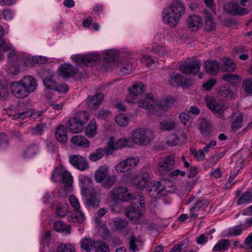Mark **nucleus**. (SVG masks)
<instances>
[{
    "instance_id": "nucleus-1",
    "label": "nucleus",
    "mask_w": 252,
    "mask_h": 252,
    "mask_svg": "<svg viewBox=\"0 0 252 252\" xmlns=\"http://www.w3.org/2000/svg\"><path fill=\"white\" fill-rule=\"evenodd\" d=\"M166 102L164 101L159 102L154 98L153 94H148L140 99L138 105L140 107L153 111L155 115H161L167 109Z\"/></svg>"
},
{
    "instance_id": "nucleus-2",
    "label": "nucleus",
    "mask_w": 252,
    "mask_h": 252,
    "mask_svg": "<svg viewBox=\"0 0 252 252\" xmlns=\"http://www.w3.org/2000/svg\"><path fill=\"white\" fill-rule=\"evenodd\" d=\"M89 118L88 114L85 112H80L68 120L66 126L68 130L73 133H78L84 129V125Z\"/></svg>"
},
{
    "instance_id": "nucleus-3",
    "label": "nucleus",
    "mask_w": 252,
    "mask_h": 252,
    "mask_svg": "<svg viewBox=\"0 0 252 252\" xmlns=\"http://www.w3.org/2000/svg\"><path fill=\"white\" fill-rule=\"evenodd\" d=\"M109 167L106 165L101 166L98 168L95 173L94 179L97 183H101L102 186L109 189L117 182V179L115 175H109Z\"/></svg>"
},
{
    "instance_id": "nucleus-4",
    "label": "nucleus",
    "mask_w": 252,
    "mask_h": 252,
    "mask_svg": "<svg viewBox=\"0 0 252 252\" xmlns=\"http://www.w3.org/2000/svg\"><path fill=\"white\" fill-rule=\"evenodd\" d=\"M153 138V133L149 129H135L131 131L130 134V140L133 143L140 145H148Z\"/></svg>"
},
{
    "instance_id": "nucleus-5",
    "label": "nucleus",
    "mask_w": 252,
    "mask_h": 252,
    "mask_svg": "<svg viewBox=\"0 0 252 252\" xmlns=\"http://www.w3.org/2000/svg\"><path fill=\"white\" fill-rule=\"evenodd\" d=\"M4 50L9 51L8 54V66L7 69L9 73L16 74L20 69V63H22L17 52L10 44L4 45Z\"/></svg>"
},
{
    "instance_id": "nucleus-6",
    "label": "nucleus",
    "mask_w": 252,
    "mask_h": 252,
    "mask_svg": "<svg viewBox=\"0 0 252 252\" xmlns=\"http://www.w3.org/2000/svg\"><path fill=\"white\" fill-rule=\"evenodd\" d=\"M109 196L115 201L118 200L126 201L133 198L132 194L128 192L125 187L123 186L113 188L109 193Z\"/></svg>"
},
{
    "instance_id": "nucleus-7",
    "label": "nucleus",
    "mask_w": 252,
    "mask_h": 252,
    "mask_svg": "<svg viewBox=\"0 0 252 252\" xmlns=\"http://www.w3.org/2000/svg\"><path fill=\"white\" fill-rule=\"evenodd\" d=\"M175 164V157L173 155L165 156L159 159L158 171L160 175H164L169 172Z\"/></svg>"
},
{
    "instance_id": "nucleus-8",
    "label": "nucleus",
    "mask_w": 252,
    "mask_h": 252,
    "mask_svg": "<svg viewBox=\"0 0 252 252\" xmlns=\"http://www.w3.org/2000/svg\"><path fill=\"white\" fill-rule=\"evenodd\" d=\"M131 143V140L129 138H121L115 141L114 138L111 137L107 144L108 155L112 154L115 150L120 149L125 147H129Z\"/></svg>"
},
{
    "instance_id": "nucleus-9",
    "label": "nucleus",
    "mask_w": 252,
    "mask_h": 252,
    "mask_svg": "<svg viewBox=\"0 0 252 252\" xmlns=\"http://www.w3.org/2000/svg\"><path fill=\"white\" fill-rule=\"evenodd\" d=\"M207 107L217 115V117L225 119L224 112L228 109V107L216 102L213 97H208L206 100Z\"/></svg>"
},
{
    "instance_id": "nucleus-10",
    "label": "nucleus",
    "mask_w": 252,
    "mask_h": 252,
    "mask_svg": "<svg viewBox=\"0 0 252 252\" xmlns=\"http://www.w3.org/2000/svg\"><path fill=\"white\" fill-rule=\"evenodd\" d=\"M201 66V62L197 59H192L187 62L180 66V70L185 74L197 73Z\"/></svg>"
},
{
    "instance_id": "nucleus-11",
    "label": "nucleus",
    "mask_w": 252,
    "mask_h": 252,
    "mask_svg": "<svg viewBox=\"0 0 252 252\" xmlns=\"http://www.w3.org/2000/svg\"><path fill=\"white\" fill-rule=\"evenodd\" d=\"M10 88L12 93L18 98H25L30 94L20 81L11 83Z\"/></svg>"
},
{
    "instance_id": "nucleus-12",
    "label": "nucleus",
    "mask_w": 252,
    "mask_h": 252,
    "mask_svg": "<svg viewBox=\"0 0 252 252\" xmlns=\"http://www.w3.org/2000/svg\"><path fill=\"white\" fill-rule=\"evenodd\" d=\"M163 188L162 186H160V182L152 181L148 183L147 190L151 197L156 198L160 195H166L164 192H163Z\"/></svg>"
},
{
    "instance_id": "nucleus-13",
    "label": "nucleus",
    "mask_w": 252,
    "mask_h": 252,
    "mask_svg": "<svg viewBox=\"0 0 252 252\" xmlns=\"http://www.w3.org/2000/svg\"><path fill=\"white\" fill-rule=\"evenodd\" d=\"M72 59L75 63L79 65L91 66L96 62L98 57L94 55H78L74 56Z\"/></svg>"
},
{
    "instance_id": "nucleus-14",
    "label": "nucleus",
    "mask_w": 252,
    "mask_h": 252,
    "mask_svg": "<svg viewBox=\"0 0 252 252\" xmlns=\"http://www.w3.org/2000/svg\"><path fill=\"white\" fill-rule=\"evenodd\" d=\"M169 83L172 86H182L184 88L190 86L191 81L183 77L180 74H174L170 76Z\"/></svg>"
},
{
    "instance_id": "nucleus-15",
    "label": "nucleus",
    "mask_w": 252,
    "mask_h": 252,
    "mask_svg": "<svg viewBox=\"0 0 252 252\" xmlns=\"http://www.w3.org/2000/svg\"><path fill=\"white\" fill-rule=\"evenodd\" d=\"M69 162L73 166L81 171H84L89 168L88 162L79 155L70 156Z\"/></svg>"
},
{
    "instance_id": "nucleus-16",
    "label": "nucleus",
    "mask_w": 252,
    "mask_h": 252,
    "mask_svg": "<svg viewBox=\"0 0 252 252\" xmlns=\"http://www.w3.org/2000/svg\"><path fill=\"white\" fill-rule=\"evenodd\" d=\"M224 9L228 13L232 15H243L249 12L247 9L242 8L237 4L230 2H227L224 5Z\"/></svg>"
},
{
    "instance_id": "nucleus-17",
    "label": "nucleus",
    "mask_w": 252,
    "mask_h": 252,
    "mask_svg": "<svg viewBox=\"0 0 252 252\" xmlns=\"http://www.w3.org/2000/svg\"><path fill=\"white\" fill-rule=\"evenodd\" d=\"M145 209L140 208L139 206L129 207L125 209L126 216L130 220L136 221L141 216L143 215Z\"/></svg>"
},
{
    "instance_id": "nucleus-18",
    "label": "nucleus",
    "mask_w": 252,
    "mask_h": 252,
    "mask_svg": "<svg viewBox=\"0 0 252 252\" xmlns=\"http://www.w3.org/2000/svg\"><path fill=\"white\" fill-rule=\"evenodd\" d=\"M187 23L189 29L191 31H196L202 26L201 17L196 14L189 15L187 19Z\"/></svg>"
},
{
    "instance_id": "nucleus-19",
    "label": "nucleus",
    "mask_w": 252,
    "mask_h": 252,
    "mask_svg": "<svg viewBox=\"0 0 252 252\" xmlns=\"http://www.w3.org/2000/svg\"><path fill=\"white\" fill-rule=\"evenodd\" d=\"M59 71L61 76L69 78L76 75L78 70L70 64L64 63L60 66Z\"/></svg>"
},
{
    "instance_id": "nucleus-20",
    "label": "nucleus",
    "mask_w": 252,
    "mask_h": 252,
    "mask_svg": "<svg viewBox=\"0 0 252 252\" xmlns=\"http://www.w3.org/2000/svg\"><path fill=\"white\" fill-rule=\"evenodd\" d=\"M181 17L180 14H175L174 13L170 12L165 9L163 12V18L170 27H174L177 24Z\"/></svg>"
},
{
    "instance_id": "nucleus-21",
    "label": "nucleus",
    "mask_w": 252,
    "mask_h": 252,
    "mask_svg": "<svg viewBox=\"0 0 252 252\" xmlns=\"http://www.w3.org/2000/svg\"><path fill=\"white\" fill-rule=\"evenodd\" d=\"M149 180L150 176L148 173H141L133 178V183L137 188L142 189Z\"/></svg>"
},
{
    "instance_id": "nucleus-22",
    "label": "nucleus",
    "mask_w": 252,
    "mask_h": 252,
    "mask_svg": "<svg viewBox=\"0 0 252 252\" xmlns=\"http://www.w3.org/2000/svg\"><path fill=\"white\" fill-rule=\"evenodd\" d=\"M20 81L29 94L33 92L37 87L36 80L31 76H26Z\"/></svg>"
},
{
    "instance_id": "nucleus-23",
    "label": "nucleus",
    "mask_w": 252,
    "mask_h": 252,
    "mask_svg": "<svg viewBox=\"0 0 252 252\" xmlns=\"http://www.w3.org/2000/svg\"><path fill=\"white\" fill-rule=\"evenodd\" d=\"M168 11L174 13L175 14H180L181 17L185 13L184 5L181 1L174 0L169 5L168 8L166 9Z\"/></svg>"
},
{
    "instance_id": "nucleus-24",
    "label": "nucleus",
    "mask_w": 252,
    "mask_h": 252,
    "mask_svg": "<svg viewBox=\"0 0 252 252\" xmlns=\"http://www.w3.org/2000/svg\"><path fill=\"white\" fill-rule=\"evenodd\" d=\"M204 65L206 71L213 75H216L220 69L218 62L215 60L206 61Z\"/></svg>"
},
{
    "instance_id": "nucleus-25",
    "label": "nucleus",
    "mask_w": 252,
    "mask_h": 252,
    "mask_svg": "<svg viewBox=\"0 0 252 252\" xmlns=\"http://www.w3.org/2000/svg\"><path fill=\"white\" fill-rule=\"evenodd\" d=\"M85 220L84 214L79 209L73 210L68 217V220L70 222L82 223Z\"/></svg>"
},
{
    "instance_id": "nucleus-26",
    "label": "nucleus",
    "mask_w": 252,
    "mask_h": 252,
    "mask_svg": "<svg viewBox=\"0 0 252 252\" xmlns=\"http://www.w3.org/2000/svg\"><path fill=\"white\" fill-rule=\"evenodd\" d=\"M55 137L56 139L62 143H65L67 141V131L64 126L61 125L56 129Z\"/></svg>"
},
{
    "instance_id": "nucleus-27",
    "label": "nucleus",
    "mask_w": 252,
    "mask_h": 252,
    "mask_svg": "<svg viewBox=\"0 0 252 252\" xmlns=\"http://www.w3.org/2000/svg\"><path fill=\"white\" fill-rule=\"evenodd\" d=\"M79 181L82 186V193L84 195L87 196L88 193L91 191L89 187L92 184L91 179L85 175H81L79 177Z\"/></svg>"
},
{
    "instance_id": "nucleus-28",
    "label": "nucleus",
    "mask_w": 252,
    "mask_h": 252,
    "mask_svg": "<svg viewBox=\"0 0 252 252\" xmlns=\"http://www.w3.org/2000/svg\"><path fill=\"white\" fill-rule=\"evenodd\" d=\"M128 244L129 249L133 252H136L141 249L143 242L140 237H136L134 235H131L129 238Z\"/></svg>"
},
{
    "instance_id": "nucleus-29",
    "label": "nucleus",
    "mask_w": 252,
    "mask_h": 252,
    "mask_svg": "<svg viewBox=\"0 0 252 252\" xmlns=\"http://www.w3.org/2000/svg\"><path fill=\"white\" fill-rule=\"evenodd\" d=\"M71 142L76 146L88 148L90 146V142L84 136L75 135L71 139Z\"/></svg>"
},
{
    "instance_id": "nucleus-30",
    "label": "nucleus",
    "mask_w": 252,
    "mask_h": 252,
    "mask_svg": "<svg viewBox=\"0 0 252 252\" xmlns=\"http://www.w3.org/2000/svg\"><path fill=\"white\" fill-rule=\"evenodd\" d=\"M97 193L96 191L93 190L88 193V196L85 202V204L89 207L92 208L97 207L99 204V200L97 198Z\"/></svg>"
},
{
    "instance_id": "nucleus-31",
    "label": "nucleus",
    "mask_w": 252,
    "mask_h": 252,
    "mask_svg": "<svg viewBox=\"0 0 252 252\" xmlns=\"http://www.w3.org/2000/svg\"><path fill=\"white\" fill-rule=\"evenodd\" d=\"M105 154L108 155L107 148H99L95 152L90 154L89 156V159L92 161H96L101 159Z\"/></svg>"
},
{
    "instance_id": "nucleus-32",
    "label": "nucleus",
    "mask_w": 252,
    "mask_h": 252,
    "mask_svg": "<svg viewBox=\"0 0 252 252\" xmlns=\"http://www.w3.org/2000/svg\"><path fill=\"white\" fill-rule=\"evenodd\" d=\"M71 226L65 224L62 220H58L55 222L53 225L54 229L57 232L69 234L71 230Z\"/></svg>"
},
{
    "instance_id": "nucleus-33",
    "label": "nucleus",
    "mask_w": 252,
    "mask_h": 252,
    "mask_svg": "<svg viewBox=\"0 0 252 252\" xmlns=\"http://www.w3.org/2000/svg\"><path fill=\"white\" fill-rule=\"evenodd\" d=\"M62 179L65 189L67 191L70 190L73 183V178L71 174L66 170L63 171Z\"/></svg>"
},
{
    "instance_id": "nucleus-34",
    "label": "nucleus",
    "mask_w": 252,
    "mask_h": 252,
    "mask_svg": "<svg viewBox=\"0 0 252 252\" xmlns=\"http://www.w3.org/2000/svg\"><path fill=\"white\" fill-rule=\"evenodd\" d=\"M103 94L101 93H99L91 97H88V101L89 102V105L94 109H96V106L100 104L103 99Z\"/></svg>"
},
{
    "instance_id": "nucleus-35",
    "label": "nucleus",
    "mask_w": 252,
    "mask_h": 252,
    "mask_svg": "<svg viewBox=\"0 0 252 252\" xmlns=\"http://www.w3.org/2000/svg\"><path fill=\"white\" fill-rule=\"evenodd\" d=\"M230 247L229 240L226 239H222L217 242L213 247V252L224 251Z\"/></svg>"
},
{
    "instance_id": "nucleus-36",
    "label": "nucleus",
    "mask_w": 252,
    "mask_h": 252,
    "mask_svg": "<svg viewBox=\"0 0 252 252\" xmlns=\"http://www.w3.org/2000/svg\"><path fill=\"white\" fill-rule=\"evenodd\" d=\"M221 60L223 63L222 67L223 71L233 72L235 70L236 65L232 60L223 58Z\"/></svg>"
},
{
    "instance_id": "nucleus-37",
    "label": "nucleus",
    "mask_w": 252,
    "mask_h": 252,
    "mask_svg": "<svg viewBox=\"0 0 252 252\" xmlns=\"http://www.w3.org/2000/svg\"><path fill=\"white\" fill-rule=\"evenodd\" d=\"M252 202V191L250 190L244 192L237 200V204L241 205Z\"/></svg>"
},
{
    "instance_id": "nucleus-38",
    "label": "nucleus",
    "mask_w": 252,
    "mask_h": 252,
    "mask_svg": "<svg viewBox=\"0 0 252 252\" xmlns=\"http://www.w3.org/2000/svg\"><path fill=\"white\" fill-rule=\"evenodd\" d=\"M135 67L136 65L132 63V60H129L120 67V73L123 75L129 74Z\"/></svg>"
},
{
    "instance_id": "nucleus-39",
    "label": "nucleus",
    "mask_w": 252,
    "mask_h": 252,
    "mask_svg": "<svg viewBox=\"0 0 252 252\" xmlns=\"http://www.w3.org/2000/svg\"><path fill=\"white\" fill-rule=\"evenodd\" d=\"M97 125L95 121L92 120L85 128V134L88 137H93L96 133Z\"/></svg>"
},
{
    "instance_id": "nucleus-40",
    "label": "nucleus",
    "mask_w": 252,
    "mask_h": 252,
    "mask_svg": "<svg viewBox=\"0 0 252 252\" xmlns=\"http://www.w3.org/2000/svg\"><path fill=\"white\" fill-rule=\"evenodd\" d=\"M205 30L207 31H212L215 30L216 27V23L214 21L212 15L206 14L205 17Z\"/></svg>"
},
{
    "instance_id": "nucleus-41",
    "label": "nucleus",
    "mask_w": 252,
    "mask_h": 252,
    "mask_svg": "<svg viewBox=\"0 0 252 252\" xmlns=\"http://www.w3.org/2000/svg\"><path fill=\"white\" fill-rule=\"evenodd\" d=\"M208 205L209 202L207 200L200 199L195 203L192 209L203 214L202 212L208 207Z\"/></svg>"
},
{
    "instance_id": "nucleus-42",
    "label": "nucleus",
    "mask_w": 252,
    "mask_h": 252,
    "mask_svg": "<svg viewBox=\"0 0 252 252\" xmlns=\"http://www.w3.org/2000/svg\"><path fill=\"white\" fill-rule=\"evenodd\" d=\"M69 206L66 203H60L57 207L56 214L60 217H63L67 214Z\"/></svg>"
},
{
    "instance_id": "nucleus-43",
    "label": "nucleus",
    "mask_w": 252,
    "mask_h": 252,
    "mask_svg": "<svg viewBox=\"0 0 252 252\" xmlns=\"http://www.w3.org/2000/svg\"><path fill=\"white\" fill-rule=\"evenodd\" d=\"M96 242L90 238H86L82 240L81 243V248L89 252H90L93 247L94 248Z\"/></svg>"
},
{
    "instance_id": "nucleus-44",
    "label": "nucleus",
    "mask_w": 252,
    "mask_h": 252,
    "mask_svg": "<svg viewBox=\"0 0 252 252\" xmlns=\"http://www.w3.org/2000/svg\"><path fill=\"white\" fill-rule=\"evenodd\" d=\"M94 250L95 252H110L109 245L103 241L96 242Z\"/></svg>"
},
{
    "instance_id": "nucleus-45",
    "label": "nucleus",
    "mask_w": 252,
    "mask_h": 252,
    "mask_svg": "<svg viewBox=\"0 0 252 252\" xmlns=\"http://www.w3.org/2000/svg\"><path fill=\"white\" fill-rule=\"evenodd\" d=\"M143 84L141 82L134 84L131 88L129 89V92L133 95L137 96L141 94L144 92Z\"/></svg>"
},
{
    "instance_id": "nucleus-46",
    "label": "nucleus",
    "mask_w": 252,
    "mask_h": 252,
    "mask_svg": "<svg viewBox=\"0 0 252 252\" xmlns=\"http://www.w3.org/2000/svg\"><path fill=\"white\" fill-rule=\"evenodd\" d=\"M242 232L241 225H237L229 228L226 232L224 236L231 237L240 235Z\"/></svg>"
},
{
    "instance_id": "nucleus-47",
    "label": "nucleus",
    "mask_w": 252,
    "mask_h": 252,
    "mask_svg": "<svg viewBox=\"0 0 252 252\" xmlns=\"http://www.w3.org/2000/svg\"><path fill=\"white\" fill-rule=\"evenodd\" d=\"M38 152V148L35 145H32L28 146L24 153L25 158H30L35 155Z\"/></svg>"
},
{
    "instance_id": "nucleus-48",
    "label": "nucleus",
    "mask_w": 252,
    "mask_h": 252,
    "mask_svg": "<svg viewBox=\"0 0 252 252\" xmlns=\"http://www.w3.org/2000/svg\"><path fill=\"white\" fill-rule=\"evenodd\" d=\"M116 123L119 126H126L129 122L128 117L124 114H120L115 117Z\"/></svg>"
},
{
    "instance_id": "nucleus-49",
    "label": "nucleus",
    "mask_w": 252,
    "mask_h": 252,
    "mask_svg": "<svg viewBox=\"0 0 252 252\" xmlns=\"http://www.w3.org/2000/svg\"><path fill=\"white\" fill-rule=\"evenodd\" d=\"M125 160L129 170H130L137 166L139 163V159L138 157H130Z\"/></svg>"
},
{
    "instance_id": "nucleus-50",
    "label": "nucleus",
    "mask_w": 252,
    "mask_h": 252,
    "mask_svg": "<svg viewBox=\"0 0 252 252\" xmlns=\"http://www.w3.org/2000/svg\"><path fill=\"white\" fill-rule=\"evenodd\" d=\"M114 226L117 230L121 231L125 228H126V229H128V228L127 227L128 225V222L121 219H116L113 221Z\"/></svg>"
},
{
    "instance_id": "nucleus-51",
    "label": "nucleus",
    "mask_w": 252,
    "mask_h": 252,
    "mask_svg": "<svg viewBox=\"0 0 252 252\" xmlns=\"http://www.w3.org/2000/svg\"><path fill=\"white\" fill-rule=\"evenodd\" d=\"M176 124L174 121H163L160 123V128L162 130H172L175 128Z\"/></svg>"
},
{
    "instance_id": "nucleus-52",
    "label": "nucleus",
    "mask_w": 252,
    "mask_h": 252,
    "mask_svg": "<svg viewBox=\"0 0 252 252\" xmlns=\"http://www.w3.org/2000/svg\"><path fill=\"white\" fill-rule=\"evenodd\" d=\"M57 252H75L74 246L70 244H60L58 248Z\"/></svg>"
},
{
    "instance_id": "nucleus-53",
    "label": "nucleus",
    "mask_w": 252,
    "mask_h": 252,
    "mask_svg": "<svg viewBox=\"0 0 252 252\" xmlns=\"http://www.w3.org/2000/svg\"><path fill=\"white\" fill-rule=\"evenodd\" d=\"M160 182V186H162L163 188V192L166 194V192H172L175 189V186L173 184L170 182H167L165 180H162Z\"/></svg>"
},
{
    "instance_id": "nucleus-54",
    "label": "nucleus",
    "mask_w": 252,
    "mask_h": 252,
    "mask_svg": "<svg viewBox=\"0 0 252 252\" xmlns=\"http://www.w3.org/2000/svg\"><path fill=\"white\" fill-rule=\"evenodd\" d=\"M115 170L118 173H125L129 171L125 160L119 162L116 165Z\"/></svg>"
},
{
    "instance_id": "nucleus-55",
    "label": "nucleus",
    "mask_w": 252,
    "mask_h": 252,
    "mask_svg": "<svg viewBox=\"0 0 252 252\" xmlns=\"http://www.w3.org/2000/svg\"><path fill=\"white\" fill-rule=\"evenodd\" d=\"M243 126V118L241 115L237 116L235 120L231 124V127L233 130H236Z\"/></svg>"
},
{
    "instance_id": "nucleus-56",
    "label": "nucleus",
    "mask_w": 252,
    "mask_h": 252,
    "mask_svg": "<svg viewBox=\"0 0 252 252\" xmlns=\"http://www.w3.org/2000/svg\"><path fill=\"white\" fill-rule=\"evenodd\" d=\"M141 60L142 62L145 63L149 68H152L156 66L157 62L150 56L144 55Z\"/></svg>"
},
{
    "instance_id": "nucleus-57",
    "label": "nucleus",
    "mask_w": 252,
    "mask_h": 252,
    "mask_svg": "<svg viewBox=\"0 0 252 252\" xmlns=\"http://www.w3.org/2000/svg\"><path fill=\"white\" fill-rule=\"evenodd\" d=\"M242 89L246 93H252V79H247L242 83Z\"/></svg>"
},
{
    "instance_id": "nucleus-58",
    "label": "nucleus",
    "mask_w": 252,
    "mask_h": 252,
    "mask_svg": "<svg viewBox=\"0 0 252 252\" xmlns=\"http://www.w3.org/2000/svg\"><path fill=\"white\" fill-rule=\"evenodd\" d=\"M117 58V55L112 51H109L105 53L103 58L104 62L109 63L114 62Z\"/></svg>"
},
{
    "instance_id": "nucleus-59",
    "label": "nucleus",
    "mask_w": 252,
    "mask_h": 252,
    "mask_svg": "<svg viewBox=\"0 0 252 252\" xmlns=\"http://www.w3.org/2000/svg\"><path fill=\"white\" fill-rule=\"evenodd\" d=\"M62 173V169L61 168L57 167L55 169L52 173V180L54 182H60Z\"/></svg>"
},
{
    "instance_id": "nucleus-60",
    "label": "nucleus",
    "mask_w": 252,
    "mask_h": 252,
    "mask_svg": "<svg viewBox=\"0 0 252 252\" xmlns=\"http://www.w3.org/2000/svg\"><path fill=\"white\" fill-rule=\"evenodd\" d=\"M220 95L223 97H225L228 96L232 97L234 95V93L230 90L229 87L227 86H224L220 89Z\"/></svg>"
},
{
    "instance_id": "nucleus-61",
    "label": "nucleus",
    "mask_w": 252,
    "mask_h": 252,
    "mask_svg": "<svg viewBox=\"0 0 252 252\" xmlns=\"http://www.w3.org/2000/svg\"><path fill=\"white\" fill-rule=\"evenodd\" d=\"M167 143L170 146H177L180 143V139L176 134L171 135L168 138Z\"/></svg>"
},
{
    "instance_id": "nucleus-62",
    "label": "nucleus",
    "mask_w": 252,
    "mask_h": 252,
    "mask_svg": "<svg viewBox=\"0 0 252 252\" xmlns=\"http://www.w3.org/2000/svg\"><path fill=\"white\" fill-rule=\"evenodd\" d=\"M43 83L47 88L54 90L56 87V83L51 78H45L43 80Z\"/></svg>"
},
{
    "instance_id": "nucleus-63",
    "label": "nucleus",
    "mask_w": 252,
    "mask_h": 252,
    "mask_svg": "<svg viewBox=\"0 0 252 252\" xmlns=\"http://www.w3.org/2000/svg\"><path fill=\"white\" fill-rule=\"evenodd\" d=\"M69 200L71 206L74 208V210L79 209L80 208L79 201L75 196L73 195H70Z\"/></svg>"
},
{
    "instance_id": "nucleus-64",
    "label": "nucleus",
    "mask_w": 252,
    "mask_h": 252,
    "mask_svg": "<svg viewBox=\"0 0 252 252\" xmlns=\"http://www.w3.org/2000/svg\"><path fill=\"white\" fill-rule=\"evenodd\" d=\"M210 128V123L205 120H203L199 126V128L202 134L207 133Z\"/></svg>"
}]
</instances>
